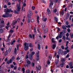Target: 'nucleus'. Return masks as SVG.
Returning a JSON list of instances; mask_svg holds the SVG:
<instances>
[{"instance_id": "nucleus-1", "label": "nucleus", "mask_w": 73, "mask_h": 73, "mask_svg": "<svg viewBox=\"0 0 73 73\" xmlns=\"http://www.w3.org/2000/svg\"><path fill=\"white\" fill-rule=\"evenodd\" d=\"M15 59V57L14 56H13L9 60H8L7 62V64H8L9 65L10 64V63L11 64L12 62L13 61H14Z\"/></svg>"}, {"instance_id": "nucleus-2", "label": "nucleus", "mask_w": 73, "mask_h": 73, "mask_svg": "<svg viewBox=\"0 0 73 73\" xmlns=\"http://www.w3.org/2000/svg\"><path fill=\"white\" fill-rule=\"evenodd\" d=\"M35 54V52H32L29 55V58L30 60H33V56Z\"/></svg>"}, {"instance_id": "nucleus-3", "label": "nucleus", "mask_w": 73, "mask_h": 73, "mask_svg": "<svg viewBox=\"0 0 73 73\" xmlns=\"http://www.w3.org/2000/svg\"><path fill=\"white\" fill-rule=\"evenodd\" d=\"M62 33H63V32H62V31L60 32V34L59 35L57 36L56 37V39H57L58 40L59 38H61L62 37ZM58 37H59V38Z\"/></svg>"}, {"instance_id": "nucleus-4", "label": "nucleus", "mask_w": 73, "mask_h": 73, "mask_svg": "<svg viewBox=\"0 0 73 73\" xmlns=\"http://www.w3.org/2000/svg\"><path fill=\"white\" fill-rule=\"evenodd\" d=\"M27 43L25 42L24 44V50H25V51H27L28 50V49H29V46H27Z\"/></svg>"}, {"instance_id": "nucleus-5", "label": "nucleus", "mask_w": 73, "mask_h": 73, "mask_svg": "<svg viewBox=\"0 0 73 73\" xmlns=\"http://www.w3.org/2000/svg\"><path fill=\"white\" fill-rule=\"evenodd\" d=\"M27 64H26V66L28 68L29 66H30L31 64V61L29 60V59H27Z\"/></svg>"}, {"instance_id": "nucleus-6", "label": "nucleus", "mask_w": 73, "mask_h": 73, "mask_svg": "<svg viewBox=\"0 0 73 73\" xmlns=\"http://www.w3.org/2000/svg\"><path fill=\"white\" fill-rule=\"evenodd\" d=\"M1 23H2L1 24H0V28H2L3 27H5V25L3 24L4 23V21L2 20Z\"/></svg>"}, {"instance_id": "nucleus-7", "label": "nucleus", "mask_w": 73, "mask_h": 73, "mask_svg": "<svg viewBox=\"0 0 73 73\" xmlns=\"http://www.w3.org/2000/svg\"><path fill=\"white\" fill-rule=\"evenodd\" d=\"M50 2H51L50 3L49 7H50L51 8H52V6H53V4H54V2L53 0H52L51 1V0L50 1Z\"/></svg>"}, {"instance_id": "nucleus-8", "label": "nucleus", "mask_w": 73, "mask_h": 73, "mask_svg": "<svg viewBox=\"0 0 73 73\" xmlns=\"http://www.w3.org/2000/svg\"><path fill=\"white\" fill-rule=\"evenodd\" d=\"M5 15H7V17H12V14H10L9 13H8L7 12H6L5 13Z\"/></svg>"}, {"instance_id": "nucleus-9", "label": "nucleus", "mask_w": 73, "mask_h": 73, "mask_svg": "<svg viewBox=\"0 0 73 73\" xmlns=\"http://www.w3.org/2000/svg\"><path fill=\"white\" fill-rule=\"evenodd\" d=\"M13 12V11L12 10V9H7L6 10V12L7 13H10V12Z\"/></svg>"}, {"instance_id": "nucleus-10", "label": "nucleus", "mask_w": 73, "mask_h": 73, "mask_svg": "<svg viewBox=\"0 0 73 73\" xmlns=\"http://www.w3.org/2000/svg\"><path fill=\"white\" fill-rule=\"evenodd\" d=\"M27 17L28 18V23H29L30 22H31V17L29 16V15H28Z\"/></svg>"}, {"instance_id": "nucleus-11", "label": "nucleus", "mask_w": 73, "mask_h": 73, "mask_svg": "<svg viewBox=\"0 0 73 73\" xmlns=\"http://www.w3.org/2000/svg\"><path fill=\"white\" fill-rule=\"evenodd\" d=\"M36 68L37 70H41V66H40V65H39L38 67L37 66H36Z\"/></svg>"}, {"instance_id": "nucleus-12", "label": "nucleus", "mask_w": 73, "mask_h": 73, "mask_svg": "<svg viewBox=\"0 0 73 73\" xmlns=\"http://www.w3.org/2000/svg\"><path fill=\"white\" fill-rule=\"evenodd\" d=\"M69 16H70V14L68 13H67L66 17V20H68V18L69 17Z\"/></svg>"}, {"instance_id": "nucleus-13", "label": "nucleus", "mask_w": 73, "mask_h": 73, "mask_svg": "<svg viewBox=\"0 0 73 73\" xmlns=\"http://www.w3.org/2000/svg\"><path fill=\"white\" fill-rule=\"evenodd\" d=\"M17 9L18 12H20V10L21 9V8H20V5H19L17 7Z\"/></svg>"}, {"instance_id": "nucleus-14", "label": "nucleus", "mask_w": 73, "mask_h": 73, "mask_svg": "<svg viewBox=\"0 0 73 73\" xmlns=\"http://www.w3.org/2000/svg\"><path fill=\"white\" fill-rule=\"evenodd\" d=\"M56 47V44H54L52 45V49L54 50L55 49V48Z\"/></svg>"}, {"instance_id": "nucleus-15", "label": "nucleus", "mask_w": 73, "mask_h": 73, "mask_svg": "<svg viewBox=\"0 0 73 73\" xmlns=\"http://www.w3.org/2000/svg\"><path fill=\"white\" fill-rule=\"evenodd\" d=\"M34 32L35 35H36L37 34V31H36V27H34Z\"/></svg>"}, {"instance_id": "nucleus-16", "label": "nucleus", "mask_w": 73, "mask_h": 73, "mask_svg": "<svg viewBox=\"0 0 73 73\" xmlns=\"http://www.w3.org/2000/svg\"><path fill=\"white\" fill-rule=\"evenodd\" d=\"M29 12L30 14L29 15H29V16H32V12L31 10H29Z\"/></svg>"}, {"instance_id": "nucleus-17", "label": "nucleus", "mask_w": 73, "mask_h": 73, "mask_svg": "<svg viewBox=\"0 0 73 73\" xmlns=\"http://www.w3.org/2000/svg\"><path fill=\"white\" fill-rule=\"evenodd\" d=\"M47 12H48V14H50L51 13V11H50V10H49V9L48 8L47 9Z\"/></svg>"}, {"instance_id": "nucleus-18", "label": "nucleus", "mask_w": 73, "mask_h": 73, "mask_svg": "<svg viewBox=\"0 0 73 73\" xmlns=\"http://www.w3.org/2000/svg\"><path fill=\"white\" fill-rule=\"evenodd\" d=\"M36 61H38L40 60V57L38 55V56H36Z\"/></svg>"}, {"instance_id": "nucleus-19", "label": "nucleus", "mask_w": 73, "mask_h": 73, "mask_svg": "<svg viewBox=\"0 0 73 73\" xmlns=\"http://www.w3.org/2000/svg\"><path fill=\"white\" fill-rule=\"evenodd\" d=\"M64 63H62L60 64V66L62 68H63L64 67Z\"/></svg>"}, {"instance_id": "nucleus-20", "label": "nucleus", "mask_w": 73, "mask_h": 73, "mask_svg": "<svg viewBox=\"0 0 73 73\" xmlns=\"http://www.w3.org/2000/svg\"><path fill=\"white\" fill-rule=\"evenodd\" d=\"M38 48L39 50L41 49V46L39 44H38Z\"/></svg>"}, {"instance_id": "nucleus-21", "label": "nucleus", "mask_w": 73, "mask_h": 73, "mask_svg": "<svg viewBox=\"0 0 73 73\" xmlns=\"http://www.w3.org/2000/svg\"><path fill=\"white\" fill-rule=\"evenodd\" d=\"M29 46L30 48H32L33 47V46L32 45V43H30L29 44Z\"/></svg>"}, {"instance_id": "nucleus-22", "label": "nucleus", "mask_w": 73, "mask_h": 73, "mask_svg": "<svg viewBox=\"0 0 73 73\" xmlns=\"http://www.w3.org/2000/svg\"><path fill=\"white\" fill-rule=\"evenodd\" d=\"M12 48L11 47H10L8 50V52H9V53L10 52H11V50H12Z\"/></svg>"}, {"instance_id": "nucleus-23", "label": "nucleus", "mask_w": 73, "mask_h": 73, "mask_svg": "<svg viewBox=\"0 0 73 73\" xmlns=\"http://www.w3.org/2000/svg\"><path fill=\"white\" fill-rule=\"evenodd\" d=\"M62 39V40H64V41H65V40H66V37H65V36L63 35Z\"/></svg>"}, {"instance_id": "nucleus-24", "label": "nucleus", "mask_w": 73, "mask_h": 73, "mask_svg": "<svg viewBox=\"0 0 73 73\" xmlns=\"http://www.w3.org/2000/svg\"><path fill=\"white\" fill-rule=\"evenodd\" d=\"M54 20H55L56 22L57 23L58 22V18H57L56 17H54Z\"/></svg>"}, {"instance_id": "nucleus-25", "label": "nucleus", "mask_w": 73, "mask_h": 73, "mask_svg": "<svg viewBox=\"0 0 73 73\" xmlns=\"http://www.w3.org/2000/svg\"><path fill=\"white\" fill-rule=\"evenodd\" d=\"M17 23V21L13 22L12 24L13 25H15V24H16V23Z\"/></svg>"}, {"instance_id": "nucleus-26", "label": "nucleus", "mask_w": 73, "mask_h": 73, "mask_svg": "<svg viewBox=\"0 0 73 73\" xmlns=\"http://www.w3.org/2000/svg\"><path fill=\"white\" fill-rule=\"evenodd\" d=\"M22 71L23 72V73H25V69L23 67L22 68Z\"/></svg>"}, {"instance_id": "nucleus-27", "label": "nucleus", "mask_w": 73, "mask_h": 73, "mask_svg": "<svg viewBox=\"0 0 73 73\" xmlns=\"http://www.w3.org/2000/svg\"><path fill=\"white\" fill-rule=\"evenodd\" d=\"M3 32H4V30L2 29H0V34L2 33Z\"/></svg>"}, {"instance_id": "nucleus-28", "label": "nucleus", "mask_w": 73, "mask_h": 73, "mask_svg": "<svg viewBox=\"0 0 73 73\" xmlns=\"http://www.w3.org/2000/svg\"><path fill=\"white\" fill-rule=\"evenodd\" d=\"M14 12L15 14H19V12H18V11H16V10H14Z\"/></svg>"}, {"instance_id": "nucleus-29", "label": "nucleus", "mask_w": 73, "mask_h": 73, "mask_svg": "<svg viewBox=\"0 0 73 73\" xmlns=\"http://www.w3.org/2000/svg\"><path fill=\"white\" fill-rule=\"evenodd\" d=\"M7 15H5H5H4V14H3V15L2 17H4V18H5V17H7Z\"/></svg>"}, {"instance_id": "nucleus-30", "label": "nucleus", "mask_w": 73, "mask_h": 73, "mask_svg": "<svg viewBox=\"0 0 73 73\" xmlns=\"http://www.w3.org/2000/svg\"><path fill=\"white\" fill-rule=\"evenodd\" d=\"M39 54H40V51H38V52L36 53V56H39Z\"/></svg>"}, {"instance_id": "nucleus-31", "label": "nucleus", "mask_w": 73, "mask_h": 73, "mask_svg": "<svg viewBox=\"0 0 73 73\" xmlns=\"http://www.w3.org/2000/svg\"><path fill=\"white\" fill-rule=\"evenodd\" d=\"M48 31V29L47 28L44 31L45 33H47Z\"/></svg>"}, {"instance_id": "nucleus-32", "label": "nucleus", "mask_w": 73, "mask_h": 73, "mask_svg": "<svg viewBox=\"0 0 73 73\" xmlns=\"http://www.w3.org/2000/svg\"><path fill=\"white\" fill-rule=\"evenodd\" d=\"M8 55V50H7L5 53V56H7Z\"/></svg>"}, {"instance_id": "nucleus-33", "label": "nucleus", "mask_w": 73, "mask_h": 73, "mask_svg": "<svg viewBox=\"0 0 73 73\" xmlns=\"http://www.w3.org/2000/svg\"><path fill=\"white\" fill-rule=\"evenodd\" d=\"M54 40V39L53 38L52 39V42L53 43H55V41Z\"/></svg>"}, {"instance_id": "nucleus-34", "label": "nucleus", "mask_w": 73, "mask_h": 73, "mask_svg": "<svg viewBox=\"0 0 73 73\" xmlns=\"http://www.w3.org/2000/svg\"><path fill=\"white\" fill-rule=\"evenodd\" d=\"M17 53V48H15L14 50L15 54H16Z\"/></svg>"}, {"instance_id": "nucleus-35", "label": "nucleus", "mask_w": 73, "mask_h": 73, "mask_svg": "<svg viewBox=\"0 0 73 73\" xmlns=\"http://www.w3.org/2000/svg\"><path fill=\"white\" fill-rule=\"evenodd\" d=\"M61 61L62 62H64L65 61V60L64 58H63L61 60Z\"/></svg>"}, {"instance_id": "nucleus-36", "label": "nucleus", "mask_w": 73, "mask_h": 73, "mask_svg": "<svg viewBox=\"0 0 73 73\" xmlns=\"http://www.w3.org/2000/svg\"><path fill=\"white\" fill-rule=\"evenodd\" d=\"M62 28L63 29H65V30L66 29V27L65 26H62Z\"/></svg>"}, {"instance_id": "nucleus-37", "label": "nucleus", "mask_w": 73, "mask_h": 73, "mask_svg": "<svg viewBox=\"0 0 73 73\" xmlns=\"http://www.w3.org/2000/svg\"><path fill=\"white\" fill-rule=\"evenodd\" d=\"M69 65L70 67L72 66L73 65V63H72V62H70L69 64Z\"/></svg>"}, {"instance_id": "nucleus-38", "label": "nucleus", "mask_w": 73, "mask_h": 73, "mask_svg": "<svg viewBox=\"0 0 73 73\" xmlns=\"http://www.w3.org/2000/svg\"><path fill=\"white\" fill-rule=\"evenodd\" d=\"M41 1L42 3H44V4L46 3V1L44 0H41Z\"/></svg>"}, {"instance_id": "nucleus-39", "label": "nucleus", "mask_w": 73, "mask_h": 73, "mask_svg": "<svg viewBox=\"0 0 73 73\" xmlns=\"http://www.w3.org/2000/svg\"><path fill=\"white\" fill-rule=\"evenodd\" d=\"M31 65L33 67H34V66H35V63L33 62L32 63Z\"/></svg>"}, {"instance_id": "nucleus-40", "label": "nucleus", "mask_w": 73, "mask_h": 73, "mask_svg": "<svg viewBox=\"0 0 73 73\" xmlns=\"http://www.w3.org/2000/svg\"><path fill=\"white\" fill-rule=\"evenodd\" d=\"M12 35V34H9V36L7 38L8 39H9V38H10V37H11V35Z\"/></svg>"}, {"instance_id": "nucleus-41", "label": "nucleus", "mask_w": 73, "mask_h": 73, "mask_svg": "<svg viewBox=\"0 0 73 73\" xmlns=\"http://www.w3.org/2000/svg\"><path fill=\"white\" fill-rule=\"evenodd\" d=\"M58 60H57L55 62V65H57V64H58Z\"/></svg>"}, {"instance_id": "nucleus-42", "label": "nucleus", "mask_w": 73, "mask_h": 73, "mask_svg": "<svg viewBox=\"0 0 73 73\" xmlns=\"http://www.w3.org/2000/svg\"><path fill=\"white\" fill-rule=\"evenodd\" d=\"M47 64L48 65H49L50 64V62L49 60L47 61Z\"/></svg>"}, {"instance_id": "nucleus-43", "label": "nucleus", "mask_w": 73, "mask_h": 73, "mask_svg": "<svg viewBox=\"0 0 73 73\" xmlns=\"http://www.w3.org/2000/svg\"><path fill=\"white\" fill-rule=\"evenodd\" d=\"M67 53H68V52H66V50L64 51V55L66 54H67Z\"/></svg>"}, {"instance_id": "nucleus-44", "label": "nucleus", "mask_w": 73, "mask_h": 73, "mask_svg": "<svg viewBox=\"0 0 73 73\" xmlns=\"http://www.w3.org/2000/svg\"><path fill=\"white\" fill-rule=\"evenodd\" d=\"M10 32L11 33H13V31L12 29H11L10 31Z\"/></svg>"}, {"instance_id": "nucleus-45", "label": "nucleus", "mask_w": 73, "mask_h": 73, "mask_svg": "<svg viewBox=\"0 0 73 73\" xmlns=\"http://www.w3.org/2000/svg\"><path fill=\"white\" fill-rule=\"evenodd\" d=\"M47 20V18H45L44 20H43V21H44V22H46Z\"/></svg>"}, {"instance_id": "nucleus-46", "label": "nucleus", "mask_w": 73, "mask_h": 73, "mask_svg": "<svg viewBox=\"0 0 73 73\" xmlns=\"http://www.w3.org/2000/svg\"><path fill=\"white\" fill-rule=\"evenodd\" d=\"M71 37V38H73V34H70V35Z\"/></svg>"}, {"instance_id": "nucleus-47", "label": "nucleus", "mask_w": 73, "mask_h": 73, "mask_svg": "<svg viewBox=\"0 0 73 73\" xmlns=\"http://www.w3.org/2000/svg\"><path fill=\"white\" fill-rule=\"evenodd\" d=\"M69 57V54L68 53L66 56V58H68V57Z\"/></svg>"}, {"instance_id": "nucleus-48", "label": "nucleus", "mask_w": 73, "mask_h": 73, "mask_svg": "<svg viewBox=\"0 0 73 73\" xmlns=\"http://www.w3.org/2000/svg\"><path fill=\"white\" fill-rule=\"evenodd\" d=\"M26 3H24L23 5V8H24V7H26Z\"/></svg>"}, {"instance_id": "nucleus-49", "label": "nucleus", "mask_w": 73, "mask_h": 73, "mask_svg": "<svg viewBox=\"0 0 73 73\" xmlns=\"http://www.w3.org/2000/svg\"><path fill=\"white\" fill-rule=\"evenodd\" d=\"M48 58H49L50 61H51V60H52V58H51V57L50 56H49Z\"/></svg>"}, {"instance_id": "nucleus-50", "label": "nucleus", "mask_w": 73, "mask_h": 73, "mask_svg": "<svg viewBox=\"0 0 73 73\" xmlns=\"http://www.w3.org/2000/svg\"><path fill=\"white\" fill-rule=\"evenodd\" d=\"M20 45V44H17V50H19V46Z\"/></svg>"}, {"instance_id": "nucleus-51", "label": "nucleus", "mask_w": 73, "mask_h": 73, "mask_svg": "<svg viewBox=\"0 0 73 73\" xmlns=\"http://www.w3.org/2000/svg\"><path fill=\"white\" fill-rule=\"evenodd\" d=\"M11 68H14V65L13 64H11Z\"/></svg>"}, {"instance_id": "nucleus-52", "label": "nucleus", "mask_w": 73, "mask_h": 73, "mask_svg": "<svg viewBox=\"0 0 73 73\" xmlns=\"http://www.w3.org/2000/svg\"><path fill=\"white\" fill-rule=\"evenodd\" d=\"M61 14L63 16V15H64V11H62V12H61Z\"/></svg>"}, {"instance_id": "nucleus-53", "label": "nucleus", "mask_w": 73, "mask_h": 73, "mask_svg": "<svg viewBox=\"0 0 73 73\" xmlns=\"http://www.w3.org/2000/svg\"><path fill=\"white\" fill-rule=\"evenodd\" d=\"M61 48L63 50H64V46L63 45L61 46Z\"/></svg>"}, {"instance_id": "nucleus-54", "label": "nucleus", "mask_w": 73, "mask_h": 73, "mask_svg": "<svg viewBox=\"0 0 73 73\" xmlns=\"http://www.w3.org/2000/svg\"><path fill=\"white\" fill-rule=\"evenodd\" d=\"M29 37L30 38H32V35L29 34Z\"/></svg>"}, {"instance_id": "nucleus-55", "label": "nucleus", "mask_w": 73, "mask_h": 73, "mask_svg": "<svg viewBox=\"0 0 73 73\" xmlns=\"http://www.w3.org/2000/svg\"><path fill=\"white\" fill-rule=\"evenodd\" d=\"M17 66H15L14 68V70H16V69H17Z\"/></svg>"}, {"instance_id": "nucleus-56", "label": "nucleus", "mask_w": 73, "mask_h": 73, "mask_svg": "<svg viewBox=\"0 0 73 73\" xmlns=\"http://www.w3.org/2000/svg\"><path fill=\"white\" fill-rule=\"evenodd\" d=\"M69 36V33H67L66 34V37H68Z\"/></svg>"}, {"instance_id": "nucleus-57", "label": "nucleus", "mask_w": 73, "mask_h": 73, "mask_svg": "<svg viewBox=\"0 0 73 73\" xmlns=\"http://www.w3.org/2000/svg\"><path fill=\"white\" fill-rule=\"evenodd\" d=\"M4 8H7V6L6 5H5L4 6Z\"/></svg>"}, {"instance_id": "nucleus-58", "label": "nucleus", "mask_w": 73, "mask_h": 73, "mask_svg": "<svg viewBox=\"0 0 73 73\" xmlns=\"http://www.w3.org/2000/svg\"><path fill=\"white\" fill-rule=\"evenodd\" d=\"M67 31H68V33L70 32V31H71L70 29H67Z\"/></svg>"}, {"instance_id": "nucleus-59", "label": "nucleus", "mask_w": 73, "mask_h": 73, "mask_svg": "<svg viewBox=\"0 0 73 73\" xmlns=\"http://www.w3.org/2000/svg\"><path fill=\"white\" fill-rule=\"evenodd\" d=\"M34 19H32L31 21V23H33V22H34Z\"/></svg>"}, {"instance_id": "nucleus-60", "label": "nucleus", "mask_w": 73, "mask_h": 73, "mask_svg": "<svg viewBox=\"0 0 73 73\" xmlns=\"http://www.w3.org/2000/svg\"><path fill=\"white\" fill-rule=\"evenodd\" d=\"M32 9L33 10H34L35 9V6H33L32 7Z\"/></svg>"}, {"instance_id": "nucleus-61", "label": "nucleus", "mask_w": 73, "mask_h": 73, "mask_svg": "<svg viewBox=\"0 0 73 73\" xmlns=\"http://www.w3.org/2000/svg\"><path fill=\"white\" fill-rule=\"evenodd\" d=\"M69 24V23H68V21H66V25H68Z\"/></svg>"}, {"instance_id": "nucleus-62", "label": "nucleus", "mask_w": 73, "mask_h": 73, "mask_svg": "<svg viewBox=\"0 0 73 73\" xmlns=\"http://www.w3.org/2000/svg\"><path fill=\"white\" fill-rule=\"evenodd\" d=\"M5 3H8L9 0H5Z\"/></svg>"}, {"instance_id": "nucleus-63", "label": "nucleus", "mask_w": 73, "mask_h": 73, "mask_svg": "<svg viewBox=\"0 0 73 73\" xmlns=\"http://www.w3.org/2000/svg\"><path fill=\"white\" fill-rule=\"evenodd\" d=\"M62 39H59V43H60V42H62Z\"/></svg>"}, {"instance_id": "nucleus-64", "label": "nucleus", "mask_w": 73, "mask_h": 73, "mask_svg": "<svg viewBox=\"0 0 73 73\" xmlns=\"http://www.w3.org/2000/svg\"><path fill=\"white\" fill-rule=\"evenodd\" d=\"M45 27V25H42V28L43 29H44V28Z\"/></svg>"}]
</instances>
